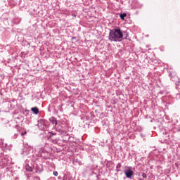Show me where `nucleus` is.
Listing matches in <instances>:
<instances>
[{
    "mask_svg": "<svg viewBox=\"0 0 180 180\" xmlns=\"http://www.w3.org/2000/svg\"><path fill=\"white\" fill-rule=\"evenodd\" d=\"M108 39L110 41H122L123 40V32L120 28H116L110 32Z\"/></svg>",
    "mask_w": 180,
    "mask_h": 180,
    "instance_id": "nucleus-1",
    "label": "nucleus"
},
{
    "mask_svg": "<svg viewBox=\"0 0 180 180\" xmlns=\"http://www.w3.org/2000/svg\"><path fill=\"white\" fill-rule=\"evenodd\" d=\"M125 176H127V178H131V176H133V174H134V172H133V170H131V169H129L127 170H124V171Z\"/></svg>",
    "mask_w": 180,
    "mask_h": 180,
    "instance_id": "nucleus-2",
    "label": "nucleus"
},
{
    "mask_svg": "<svg viewBox=\"0 0 180 180\" xmlns=\"http://www.w3.org/2000/svg\"><path fill=\"white\" fill-rule=\"evenodd\" d=\"M32 112H33L35 115L39 113V108L37 107H34L31 109Z\"/></svg>",
    "mask_w": 180,
    "mask_h": 180,
    "instance_id": "nucleus-3",
    "label": "nucleus"
},
{
    "mask_svg": "<svg viewBox=\"0 0 180 180\" xmlns=\"http://www.w3.org/2000/svg\"><path fill=\"white\" fill-rule=\"evenodd\" d=\"M127 16V14L124 13L122 14H120V18L122 20H124V18H126Z\"/></svg>",
    "mask_w": 180,
    "mask_h": 180,
    "instance_id": "nucleus-4",
    "label": "nucleus"
},
{
    "mask_svg": "<svg viewBox=\"0 0 180 180\" xmlns=\"http://www.w3.org/2000/svg\"><path fill=\"white\" fill-rule=\"evenodd\" d=\"M53 175L55 176H58V172H53Z\"/></svg>",
    "mask_w": 180,
    "mask_h": 180,
    "instance_id": "nucleus-5",
    "label": "nucleus"
},
{
    "mask_svg": "<svg viewBox=\"0 0 180 180\" xmlns=\"http://www.w3.org/2000/svg\"><path fill=\"white\" fill-rule=\"evenodd\" d=\"M142 176L143 178H147V174H146V173H143Z\"/></svg>",
    "mask_w": 180,
    "mask_h": 180,
    "instance_id": "nucleus-6",
    "label": "nucleus"
},
{
    "mask_svg": "<svg viewBox=\"0 0 180 180\" xmlns=\"http://www.w3.org/2000/svg\"><path fill=\"white\" fill-rule=\"evenodd\" d=\"M120 167H122V165H120V163H119V164L117 165V168H120Z\"/></svg>",
    "mask_w": 180,
    "mask_h": 180,
    "instance_id": "nucleus-7",
    "label": "nucleus"
},
{
    "mask_svg": "<svg viewBox=\"0 0 180 180\" xmlns=\"http://www.w3.org/2000/svg\"><path fill=\"white\" fill-rule=\"evenodd\" d=\"M27 132L25 131L24 133H21V136H25V134H27Z\"/></svg>",
    "mask_w": 180,
    "mask_h": 180,
    "instance_id": "nucleus-8",
    "label": "nucleus"
},
{
    "mask_svg": "<svg viewBox=\"0 0 180 180\" xmlns=\"http://www.w3.org/2000/svg\"><path fill=\"white\" fill-rule=\"evenodd\" d=\"M55 124H57V121H55Z\"/></svg>",
    "mask_w": 180,
    "mask_h": 180,
    "instance_id": "nucleus-9",
    "label": "nucleus"
}]
</instances>
